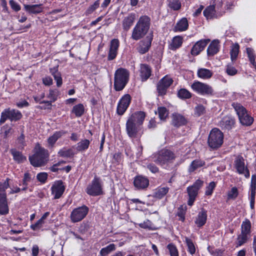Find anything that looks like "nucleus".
Returning a JSON list of instances; mask_svg holds the SVG:
<instances>
[{"instance_id":"nucleus-7","label":"nucleus","mask_w":256,"mask_h":256,"mask_svg":"<svg viewBox=\"0 0 256 256\" xmlns=\"http://www.w3.org/2000/svg\"><path fill=\"white\" fill-rule=\"evenodd\" d=\"M22 116L21 112L17 110L10 108L4 109L1 113L0 124H4L7 120L11 122L18 121Z\"/></svg>"},{"instance_id":"nucleus-39","label":"nucleus","mask_w":256,"mask_h":256,"mask_svg":"<svg viewBox=\"0 0 256 256\" xmlns=\"http://www.w3.org/2000/svg\"><path fill=\"white\" fill-rule=\"evenodd\" d=\"M9 178H6L4 182H0V198H7L6 190L9 187Z\"/></svg>"},{"instance_id":"nucleus-49","label":"nucleus","mask_w":256,"mask_h":256,"mask_svg":"<svg viewBox=\"0 0 256 256\" xmlns=\"http://www.w3.org/2000/svg\"><path fill=\"white\" fill-rule=\"evenodd\" d=\"M166 248L170 256H178V252L176 246L173 244H169Z\"/></svg>"},{"instance_id":"nucleus-46","label":"nucleus","mask_w":256,"mask_h":256,"mask_svg":"<svg viewBox=\"0 0 256 256\" xmlns=\"http://www.w3.org/2000/svg\"><path fill=\"white\" fill-rule=\"evenodd\" d=\"M178 96L180 99H188L192 97V94L186 88H180L178 91Z\"/></svg>"},{"instance_id":"nucleus-63","label":"nucleus","mask_w":256,"mask_h":256,"mask_svg":"<svg viewBox=\"0 0 256 256\" xmlns=\"http://www.w3.org/2000/svg\"><path fill=\"white\" fill-rule=\"evenodd\" d=\"M139 226L143 228H150L151 224L150 222L148 220H146L143 222L138 224Z\"/></svg>"},{"instance_id":"nucleus-6","label":"nucleus","mask_w":256,"mask_h":256,"mask_svg":"<svg viewBox=\"0 0 256 256\" xmlns=\"http://www.w3.org/2000/svg\"><path fill=\"white\" fill-rule=\"evenodd\" d=\"M223 140V133L219 129L214 128L211 130L209 134L208 145L212 149H217L222 145Z\"/></svg>"},{"instance_id":"nucleus-20","label":"nucleus","mask_w":256,"mask_h":256,"mask_svg":"<svg viewBox=\"0 0 256 256\" xmlns=\"http://www.w3.org/2000/svg\"><path fill=\"white\" fill-rule=\"evenodd\" d=\"M209 42V40H202L196 42L192 48V54L193 56L198 55L204 50Z\"/></svg>"},{"instance_id":"nucleus-9","label":"nucleus","mask_w":256,"mask_h":256,"mask_svg":"<svg viewBox=\"0 0 256 256\" xmlns=\"http://www.w3.org/2000/svg\"><path fill=\"white\" fill-rule=\"evenodd\" d=\"M88 211V208L85 205L74 208L70 215L72 222L76 223L82 220L86 216Z\"/></svg>"},{"instance_id":"nucleus-38","label":"nucleus","mask_w":256,"mask_h":256,"mask_svg":"<svg viewBox=\"0 0 256 256\" xmlns=\"http://www.w3.org/2000/svg\"><path fill=\"white\" fill-rule=\"evenodd\" d=\"M25 10L30 14H38L42 12V8L41 5H24Z\"/></svg>"},{"instance_id":"nucleus-61","label":"nucleus","mask_w":256,"mask_h":256,"mask_svg":"<svg viewBox=\"0 0 256 256\" xmlns=\"http://www.w3.org/2000/svg\"><path fill=\"white\" fill-rule=\"evenodd\" d=\"M168 115V110L164 106H161V120H164Z\"/></svg>"},{"instance_id":"nucleus-34","label":"nucleus","mask_w":256,"mask_h":256,"mask_svg":"<svg viewBox=\"0 0 256 256\" xmlns=\"http://www.w3.org/2000/svg\"><path fill=\"white\" fill-rule=\"evenodd\" d=\"M90 140L87 139L82 140L76 144V150L78 152H84L89 147Z\"/></svg>"},{"instance_id":"nucleus-19","label":"nucleus","mask_w":256,"mask_h":256,"mask_svg":"<svg viewBox=\"0 0 256 256\" xmlns=\"http://www.w3.org/2000/svg\"><path fill=\"white\" fill-rule=\"evenodd\" d=\"M235 124V120L234 118L230 116H224L218 122V126L222 129L230 130L234 126Z\"/></svg>"},{"instance_id":"nucleus-27","label":"nucleus","mask_w":256,"mask_h":256,"mask_svg":"<svg viewBox=\"0 0 256 256\" xmlns=\"http://www.w3.org/2000/svg\"><path fill=\"white\" fill-rule=\"evenodd\" d=\"M188 24L187 18H182L176 23L174 26V30L176 32H183L188 30Z\"/></svg>"},{"instance_id":"nucleus-54","label":"nucleus","mask_w":256,"mask_h":256,"mask_svg":"<svg viewBox=\"0 0 256 256\" xmlns=\"http://www.w3.org/2000/svg\"><path fill=\"white\" fill-rule=\"evenodd\" d=\"M195 114L200 116L205 113V108L201 104L198 105L195 108Z\"/></svg>"},{"instance_id":"nucleus-4","label":"nucleus","mask_w":256,"mask_h":256,"mask_svg":"<svg viewBox=\"0 0 256 256\" xmlns=\"http://www.w3.org/2000/svg\"><path fill=\"white\" fill-rule=\"evenodd\" d=\"M130 72L124 68L116 70L114 75V87L116 91L122 90L129 80Z\"/></svg>"},{"instance_id":"nucleus-33","label":"nucleus","mask_w":256,"mask_h":256,"mask_svg":"<svg viewBox=\"0 0 256 256\" xmlns=\"http://www.w3.org/2000/svg\"><path fill=\"white\" fill-rule=\"evenodd\" d=\"M204 15L207 19H212L216 18V10L214 6H208L204 11Z\"/></svg>"},{"instance_id":"nucleus-11","label":"nucleus","mask_w":256,"mask_h":256,"mask_svg":"<svg viewBox=\"0 0 256 256\" xmlns=\"http://www.w3.org/2000/svg\"><path fill=\"white\" fill-rule=\"evenodd\" d=\"M202 184L203 181L198 180L192 186L187 188V192L189 197L188 202V206H192L196 198L198 195V191L202 186Z\"/></svg>"},{"instance_id":"nucleus-8","label":"nucleus","mask_w":256,"mask_h":256,"mask_svg":"<svg viewBox=\"0 0 256 256\" xmlns=\"http://www.w3.org/2000/svg\"><path fill=\"white\" fill-rule=\"evenodd\" d=\"M86 192L88 195L93 196L102 194V184L100 178L95 176L91 182L88 186Z\"/></svg>"},{"instance_id":"nucleus-40","label":"nucleus","mask_w":256,"mask_h":256,"mask_svg":"<svg viewBox=\"0 0 256 256\" xmlns=\"http://www.w3.org/2000/svg\"><path fill=\"white\" fill-rule=\"evenodd\" d=\"M251 224L248 220H246L244 221L241 226V232L248 235L250 233Z\"/></svg>"},{"instance_id":"nucleus-26","label":"nucleus","mask_w":256,"mask_h":256,"mask_svg":"<svg viewBox=\"0 0 256 256\" xmlns=\"http://www.w3.org/2000/svg\"><path fill=\"white\" fill-rule=\"evenodd\" d=\"M66 133L64 130L57 131L48 139V142L49 146H53L58 138Z\"/></svg>"},{"instance_id":"nucleus-23","label":"nucleus","mask_w":256,"mask_h":256,"mask_svg":"<svg viewBox=\"0 0 256 256\" xmlns=\"http://www.w3.org/2000/svg\"><path fill=\"white\" fill-rule=\"evenodd\" d=\"M152 40L150 36H147L146 39L140 42L138 50L140 54H144L148 51L151 45Z\"/></svg>"},{"instance_id":"nucleus-24","label":"nucleus","mask_w":256,"mask_h":256,"mask_svg":"<svg viewBox=\"0 0 256 256\" xmlns=\"http://www.w3.org/2000/svg\"><path fill=\"white\" fill-rule=\"evenodd\" d=\"M140 76L142 81L146 80L151 76V69L146 64H141L140 69Z\"/></svg>"},{"instance_id":"nucleus-29","label":"nucleus","mask_w":256,"mask_h":256,"mask_svg":"<svg viewBox=\"0 0 256 256\" xmlns=\"http://www.w3.org/2000/svg\"><path fill=\"white\" fill-rule=\"evenodd\" d=\"M213 72L212 70L205 68H198L197 72L198 76L204 80L210 78Z\"/></svg>"},{"instance_id":"nucleus-18","label":"nucleus","mask_w":256,"mask_h":256,"mask_svg":"<svg viewBox=\"0 0 256 256\" xmlns=\"http://www.w3.org/2000/svg\"><path fill=\"white\" fill-rule=\"evenodd\" d=\"M120 42L118 39H113L111 40L108 56V60H112L116 58Z\"/></svg>"},{"instance_id":"nucleus-57","label":"nucleus","mask_w":256,"mask_h":256,"mask_svg":"<svg viewBox=\"0 0 256 256\" xmlns=\"http://www.w3.org/2000/svg\"><path fill=\"white\" fill-rule=\"evenodd\" d=\"M30 180H31V176H30V174H28V172L25 173L24 174V179H23V184H24V185L25 186L22 188V190H26V188H27L26 186L28 184V182H30Z\"/></svg>"},{"instance_id":"nucleus-53","label":"nucleus","mask_w":256,"mask_h":256,"mask_svg":"<svg viewBox=\"0 0 256 256\" xmlns=\"http://www.w3.org/2000/svg\"><path fill=\"white\" fill-rule=\"evenodd\" d=\"M238 195V190L236 188L233 187L228 192V198L229 199H235Z\"/></svg>"},{"instance_id":"nucleus-14","label":"nucleus","mask_w":256,"mask_h":256,"mask_svg":"<svg viewBox=\"0 0 256 256\" xmlns=\"http://www.w3.org/2000/svg\"><path fill=\"white\" fill-rule=\"evenodd\" d=\"M52 194L55 199L59 198L63 194L65 186L62 180H58L54 184L51 188Z\"/></svg>"},{"instance_id":"nucleus-3","label":"nucleus","mask_w":256,"mask_h":256,"mask_svg":"<svg viewBox=\"0 0 256 256\" xmlns=\"http://www.w3.org/2000/svg\"><path fill=\"white\" fill-rule=\"evenodd\" d=\"M232 106L236 112L239 122L242 126H250L252 125L254 122V118L242 104L234 102L232 103Z\"/></svg>"},{"instance_id":"nucleus-28","label":"nucleus","mask_w":256,"mask_h":256,"mask_svg":"<svg viewBox=\"0 0 256 256\" xmlns=\"http://www.w3.org/2000/svg\"><path fill=\"white\" fill-rule=\"evenodd\" d=\"M183 42V38L180 36H174L169 45V48L175 50L181 46Z\"/></svg>"},{"instance_id":"nucleus-51","label":"nucleus","mask_w":256,"mask_h":256,"mask_svg":"<svg viewBox=\"0 0 256 256\" xmlns=\"http://www.w3.org/2000/svg\"><path fill=\"white\" fill-rule=\"evenodd\" d=\"M44 222H45L40 219L35 224L30 225V228L33 230H37L42 227Z\"/></svg>"},{"instance_id":"nucleus-59","label":"nucleus","mask_w":256,"mask_h":256,"mask_svg":"<svg viewBox=\"0 0 256 256\" xmlns=\"http://www.w3.org/2000/svg\"><path fill=\"white\" fill-rule=\"evenodd\" d=\"M246 50L249 60L256 58L254 52L252 48H247Z\"/></svg>"},{"instance_id":"nucleus-41","label":"nucleus","mask_w":256,"mask_h":256,"mask_svg":"<svg viewBox=\"0 0 256 256\" xmlns=\"http://www.w3.org/2000/svg\"><path fill=\"white\" fill-rule=\"evenodd\" d=\"M249 235L240 233L238 235L236 242V247L240 246L246 243L248 239Z\"/></svg>"},{"instance_id":"nucleus-13","label":"nucleus","mask_w":256,"mask_h":256,"mask_svg":"<svg viewBox=\"0 0 256 256\" xmlns=\"http://www.w3.org/2000/svg\"><path fill=\"white\" fill-rule=\"evenodd\" d=\"M234 166L239 174H244L246 178L250 177V172L245 166L244 160L242 156H238L234 160Z\"/></svg>"},{"instance_id":"nucleus-62","label":"nucleus","mask_w":256,"mask_h":256,"mask_svg":"<svg viewBox=\"0 0 256 256\" xmlns=\"http://www.w3.org/2000/svg\"><path fill=\"white\" fill-rule=\"evenodd\" d=\"M42 82L46 86H50L52 84V79L49 76H45L42 78Z\"/></svg>"},{"instance_id":"nucleus-36","label":"nucleus","mask_w":256,"mask_h":256,"mask_svg":"<svg viewBox=\"0 0 256 256\" xmlns=\"http://www.w3.org/2000/svg\"><path fill=\"white\" fill-rule=\"evenodd\" d=\"M204 162L200 160H195L191 162L190 166H189L188 172H192L198 168L204 166Z\"/></svg>"},{"instance_id":"nucleus-1","label":"nucleus","mask_w":256,"mask_h":256,"mask_svg":"<svg viewBox=\"0 0 256 256\" xmlns=\"http://www.w3.org/2000/svg\"><path fill=\"white\" fill-rule=\"evenodd\" d=\"M146 114L142 111L136 112L132 114L126 122V132L131 138L140 136V126L142 124Z\"/></svg>"},{"instance_id":"nucleus-21","label":"nucleus","mask_w":256,"mask_h":256,"mask_svg":"<svg viewBox=\"0 0 256 256\" xmlns=\"http://www.w3.org/2000/svg\"><path fill=\"white\" fill-rule=\"evenodd\" d=\"M174 153L168 149L161 150V164L172 162L175 158Z\"/></svg>"},{"instance_id":"nucleus-52","label":"nucleus","mask_w":256,"mask_h":256,"mask_svg":"<svg viewBox=\"0 0 256 256\" xmlns=\"http://www.w3.org/2000/svg\"><path fill=\"white\" fill-rule=\"evenodd\" d=\"M216 184L214 182H210L206 188L205 194L206 196H210L212 194L214 190L216 187Z\"/></svg>"},{"instance_id":"nucleus-56","label":"nucleus","mask_w":256,"mask_h":256,"mask_svg":"<svg viewBox=\"0 0 256 256\" xmlns=\"http://www.w3.org/2000/svg\"><path fill=\"white\" fill-rule=\"evenodd\" d=\"M238 70L234 67L228 65L226 68V72L230 76H234L236 74Z\"/></svg>"},{"instance_id":"nucleus-25","label":"nucleus","mask_w":256,"mask_h":256,"mask_svg":"<svg viewBox=\"0 0 256 256\" xmlns=\"http://www.w3.org/2000/svg\"><path fill=\"white\" fill-rule=\"evenodd\" d=\"M172 82V78L168 76H166L161 79V96L166 94L167 89Z\"/></svg>"},{"instance_id":"nucleus-17","label":"nucleus","mask_w":256,"mask_h":256,"mask_svg":"<svg viewBox=\"0 0 256 256\" xmlns=\"http://www.w3.org/2000/svg\"><path fill=\"white\" fill-rule=\"evenodd\" d=\"M134 184L136 189L144 190L148 186L149 180L146 176H138L134 178Z\"/></svg>"},{"instance_id":"nucleus-48","label":"nucleus","mask_w":256,"mask_h":256,"mask_svg":"<svg viewBox=\"0 0 256 256\" xmlns=\"http://www.w3.org/2000/svg\"><path fill=\"white\" fill-rule=\"evenodd\" d=\"M168 6L174 10H178L181 8V2L179 0H168Z\"/></svg>"},{"instance_id":"nucleus-44","label":"nucleus","mask_w":256,"mask_h":256,"mask_svg":"<svg viewBox=\"0 0 256 256\" xmlns=\"http://www.w3.org/2000/svg\"><path fill=\"white\" fill-rule=\"evenodd\" d=\"M184 242L188 247V251L192 255L194 254L196 252V247L192 240L188 237H185Z\"/></svg>"},{"instance_id":"nucleus-55","label":"nucleus","mask_w":256,"mask_h":256,"mask_svg":"<svg viewBox=\"0 0 256 256\" xmlns=\"http://www.w3.org/2000/svg\"><path fill=\"white\" fill-rule=\"evenodd\" d=\"M11 8L16 12H18L20 10L21 7L20 5L15 2L14 0H10L9 2Z\"/></svg>"},{"instance_id":"nucleus-43","label":"nucleus","mask_w":256,"mask_h":256,"mask_svg":"<svg viewBox=\"0 0 256 256\" xmlns=\"http://www.w3.org/2000/svg\"><path fill=\"white\" fill-rule=\"evenodd\" d=\"M240 46L238 44H233L230 50V58L232 61L235 60L239 52Z\"/></svg>"},{"instance_id":"nucleus-58","label":"nucleus","mask_w":256,"mask_h":256,"mask_svg":"<svg viewBox=\"0 0 256 256\" xmlns=\"http://www.w3.org/2000/svg\"><path fill=\"white\" fill-rule=\"evenodd\" d=\"M36 177L40 182L44 183L48 178V174L46 172H40L38 174Z\"/></svg>"},{"instance_id":"nucleus-5","label":"nucleus","mask_w":256,"mask_h":256,"mask_svg":"<svg viewBox=\"0 0 256 256\" xmlns=\"http://www.w3.org/2000/svg\"><path fill=\"white\" fill-rule=\"evenodd\" d=\"M35 153L29 157L30 164L35 167L44 165L48 160V150L38 144L35 148Z\"/></svg>"},{"instance_id":"nucleus-32","label":"nucleus","mask_w":256,"mask_h":256,"mask_svg":"<svg viewBox=\"0 0 256 256\" xmlns=\"http://www.w3.org/2000/svg\"><path fill=\"white\" fill-rule=\"evenodd\" d=\"M58 94V91L57 90H50L48 96V98L50 99V101H42L40 104L46 103L48 106H51L52 102H55L57 100Z\"/></svg>"},{"instance_id":"nucleus-45","label":"nucleus","mask_w":256,"mask_h":256,"mask_svg":"<svg viewBox=\"0 0 256 256\" xmlns=\"http://www.w3.org/2000/svg\"><path fill=\"white\" fill-rule=\"evenodd\" d=\"M58 154L64 158H70L74 155V152L72 148H63L60 150Z\"/></svg>"},{"instance_id":"nucleus-64","label":"nucleus","mask_w":256,"mask_h":256,"mask_svg":"<svg viewBox=\"0 0 256 256\" xmlns=\"http://www.w3.org/2000/svg\"><path fill=\"white\" fill-rule=\"evenodd\" d=\"M250 190H256V176L252 174L251 178Z\"/></svg>"},{"instance_id":"nucleus-22","label":"nucleus","mask_w":256,"mask_h":256,"mask_svg":"<svg viewBox=\"0 0 256 256\" xmlns=\"http://www.w3.org/2000/svg\"><path fill=\"white\" fill-rule=\"evenodd\" d=\"M207 220V212L204 208L198 212L196 217L194 223L198 227L200 228L204 226Z\"/></svg>"},{"instance_id":"nucleus-30","label":"nucleus","mask_w":256,"mask_h":256,"mask_svg":"<svg viewBox=\"0 0 256 256\" xmlns=\"http://www.w3.org/2000/svg\"><path fill=\"white\" fill-rule=\"evenodd\" d=\"M219 42L218 40H213L207 49V53L208 56H214L219 50Z\"/></svg>"},{"instance_id":"nucleus-10","label":"nucleus","mask_w":256,"mask_h":256,"mask_svg":"<svg viewBox=\"0 0 256 256\" xmlns=\"http://www.w3.org/2000/svg\"><path fill=\"white\" fill-rule=\"evenodd\" d=\"M192 88L202 95L212 96L214 90L210 85L198 81H194L191 86Z\"/></svg>"},{"instance_id":"nucleus-35","label":"nucleus","mask_w":256,"mask_h":256,"mask_svg":"<svg viewBox=\"0 0 256 256\" xmlns=\"http://www.w3.org/2000/svg\"><path fill=\"white\" fill-rule=\"evenodd\" d=\"M84 112V107L83 104H78L75 105L72 110V113L76 117H80Z\"/></svg>"},{"instance_id":"nucleus-37","label":"nucleus","mask_w":256,"mask_h":256,"mask_svg":"<svg viewBox=\"0 0 256 256\" xmlns=\"http://www.w3.org/2000/svg\"><path fill=\"white\" fill-rule=\"evenodd\" d=\"M10 152L13 156L14 160L16 162L20 163L26 160V158L20 152L16 150L12 149L10 150Z\"/></svg>"},{"instance_id":"nucleus-47","label":"nucleus","mask_w":256,"mask_h":256,"mask_svg":"<svg viewBox=\"0 0 256 256\" xmlns=\"http://www.w3.org/2000/svg\"><path fill=\"white\" fill-rule=\"evenodd\" d=\"M4 138H7L14 132V130L8 124L4 125L2 128Z\"/></svg>"},{"instance_id":"nucleus-2","label":"nucleus","mask_w":256,"mask_h":256,"mask_svg":"<svg viewBox=\"0 0 256 256\" xmlns=\"http://www.w3.org/2000/svg\"><path fill=\"white\" fill-rule=\"evenodd\" d=\"M150 25V19L148 16H144L140 17L132 30V38L138 40L143 38L147 33Z\"/></svg>"},{"instance_id":"nucleus-60","label":"nucleus","mask_w":256,"mask_h":256,"mask_svg":"<svg viewBox=\"0 0 256 256\" xmlns=\"http://www.w3.org/2000/svg\"><path fill=\"white\" fill-rule=\"evenodd\" d=\"M53 77L54 78V80L56 82L57 86L60 87L62 85V78L61 76L60 73V72L59 74H57L54 75V76H53Z\"/></svg>"},{"instance_id":"nucleus-42","label":"nucleus","mask_w":256,"mask_h":256,"mask_svg":"<svg viewBox=\"0 0 256 256\" xmlns=\"http://www.w3.org/2000/svg\"><path fill=\"white\" fill-rule=\"evenodd\" d=\"M116 249V245L114 244H111L108 246L102 248L100 250V254L101 256H106L111 252L115 250Z\"/></svg>"},{"instance_id":"nucleus-50","label":"nucleus","mask_w":256,"mask_h":256,"mask_svg":"<svg viewBox=\"0 0 256 256\" xmlns=\"http://www.w3.org/2000/svg\"><path fill=\"white\" fill-rule=\"evenodd\" d=\"M100 6V0H96L94 4L90 6L86 10V14L88 15L92 13L96 9H97Z\"/></svg>"},{"instance_id":"nucleus-12","label":"nucleus","mask_w":256,"mask_h":256,"mask_svg":"<svg viewBox=\"0 0 256 256\" xmlns=\"http://www.w3.org/2000/svg\"><path fill=\"white\" fill-rule=\"evenodd\" d=\"M132 100L129 94H124L120 100L116 108V112L118 115L124 114L128 108Z\"/></svg>"},{"instance_id":"nucleus-31","label":"nucleus","mask_w":256,"mask_h":256,"mask_svg":"<svg viewBox=\"0 0 256 256\" xmlns=\"http://www.w3.org/2000/svg\"><path fill=\"white\" fill-rule=\"evenodd\" d=\"M9 212L7 198H0V214L6 215Z\"/></svg>"},{"instance_id":"nucleus-16","label":"nucleus","mask_w":256,"mask_h":256,"mask_svg":"<svg viewBox=\"0 0 256 256\" xmlns=\"http://www.w3.org/2000/svg\"><path fill=\"white\" fill-rule=\"evenodd\" d=\"M187 123L186 118L178 113H174L172 115V124L176 128L184 126Z\"/></svg>"},{"instance_id":"nucleus-15","label":"nucleus","mask_w":256,"mask_h":256,"mask_svg":"<svg viewBox=\"0 0 256 256\" xmlns=\"http://www.w3.org/2000/svg\"><path fill=\"white\" fill-rule=\"evenodd\" d=\"M136 19V14L133 12L129 14L124 16L122 20L123 30L128 32L134 24Z\"/></svg>"}]
</instances>
